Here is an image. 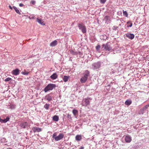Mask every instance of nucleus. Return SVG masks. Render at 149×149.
<instances>
[{"mask_svg": "<svg viewBox=\"0 0 149 149\" xmlns=\"http://www.w3.org/2000/svg\"><path fill=\"white\" fill-rule=\"evenodd\" d=\"M77 26L82 33H85L86 32L87 30L86 26L83 24H78Z\"/></svg>", "mask_w": 149, "mask_h": 149, "instance_id": "nucleus-3", "label": "nucleus"}, {"mask_svg": "<svg viewBox=\"0 0 149 149\" xmlns=\"http://www.w3.org/2000/svg\"><path fill=\"white\" fill-rule=\"evenodd\" d=\"M53 120L54 121L57 122L59 120V117L57 115H55L53 117Z\"/></svg>", "mask_w": 149, "mask_h": 149, "instance_id": "nucleus-22", "label": "nucleus"}, {"mask_svg": "<svg viewBox=\"0 0 149 149\" xmlns=\"http://www.w3.org/2000/svg\"><path fill=\"white\" fill-rule=\"evenodd\" d=\"M45 99L48 101H50L52 100V97L50 96L49 95H47L45 96Z\"/></svg>", "mask_w": 149, "mask_h": 149, "instance_id": "nucleus-18", "label": "nucleus"}, {"mask_svg": "<svg viewBox=\"0 0 149 149\" xmlns=\"http://www.w3.org/2000/svg\"><path fill=\"white\" fill-rule=\"evenodd\" d=\"M12 80V79L10 78L9 77H7L4 80V81H9L10 80Z\"/></svg>", "mask_w": 149, "mask_h": 149, "instance_id": "nucleus-29", "label": "nucleus"}, {"mask_svg": "<svg viewBox=\"0 0 149 149\" xmlns=\"http://www.w3.org/2000/svg\"><path fill=\"white\" fill-rule=\"evenodd\" d=\"M9 7L10 9H11V10L12 9V8L9 5Z\"/></svg>", "mask_w": 149, "mask_h": 149, "instance_id": "nucleus-44", "label": "nucleus"}, {"mask_svg": "<svg viewBox=\"0 0 149 149\" xmlns=\"http://www.w3.org/2000/svg\"><path fill=\"white\" fill-rule=\"evenodd\" d=\"M71 53L73 55H76L77 54V52H75L73 50H72L70 51Z\"/></svg>", "mask_w": 149, "mask_h": 149, "instance_id": "nucleus-31", "label": "nucleus"}, {"mask_svg": "<svg viewBox=\"0 0 149 149\" xmlns=\"http://www.w3.org/2000/svg\"><path fill=\"white\" fill-rule=\"evenodd\" d=\"M70 77L69 76H64L63 77V80L65 82L67 81Z\"/></svg>", "mask_w": 149, "mask_h": 149, "instance_id": "nucleus-21", "label": "nucleus"}, {"mask_svg": "<svg viewBox=\"0 0 149 149\" xmlns=\"http://www.w3.org/2000/svg\"><path fill=\"white\" fill-rule=\"evenodd\" d=\"M101 65V62L98 61L93 63L92 65V67L94 69H99Z\"/></svg>", "mask_w": 149, "mask_h": 149, "instance_id": "nucleus-5", "label": "nucleus"}, {"mask_svg": "<svg viewBox=\"0 0 149 149\" xmlns=\"http://www.w3.org/2000/svg\"><path fill=\"white\" fill-rule=\"evenodd\" d=\"M125 36L129 39L132 40L134 37V35L132 33H127L125 34Z\"/></svg>", "mask_w": 149, "mask_h": 149, "instance_id": "nucleus-9", "label": "nucleus"}, {"mask_svg": "<svg viewBox=\"0 0 149 149\" xmlns=\"http://www.w3.org/2000/svg\"><path fill=\"white\" fill-rule=\"evenodd\" d=\"M56 133H54V134H53L52 137L53 138H54V139L56 137Z\"/></svg>", "mask_w": 149, "mask_h": 149, "instance_id": "nucleus-35", "label": "nucleus"}, {"mask_svg": "<svg viewBox=\"0 0 149 149\" xmlns=\"http://www.w3.org/2000/svg\"><path fill=\"white\" fill-rule=\"evenodd\" d=\"M100 48V45H97L96 47V50H97V51L99 50Z\"/></svg>", "mask_w": 149, "mask_h": 149, "instance_id": "nucleus-34", "label": "nucleus"}, {"mask_svg": "<svg viewBox=\"0 0 149 149\" xmlns=\"http://www.w3.org/2000/svg\"><path fill=\"white\" fill-rule=\"evenodd\" d=\"M92 100L90 98H85L83 99L82 105L83 106H87L88 105L90 104L89 100Z\"/></svg>", "mask_w": 149, "mask_h": 149, "instance_id": "nucleus-6", "label": "nucleus"}, {"mask_svg": "<svg viewBox=\"0 0 149 149\" xmlns=\"http://www.w3.org/2000/svg\"><path fill=\"white\" fill-rule=\"evenodd\" d=\"M50 78L53 79L54 80L56 79L58 77V76L55 73H53L52 75H51L50 77Z\"/></svg>", "mask_w": 149, "mask_h": 149, "instance_id": "nucleus-17", "label": "nucleus"}, {"mask_svg": "<svg viewBox=\"0 0 149 149\" xmlns=\"http://www.w3.org/2000/svg\"><path fill=\"white\" fill-rule=\"evenodd\" d=\"M83 74V76L80 79L81 82L82 83H84L86 81L89 75L90 72L88 70H85Z\"/></svg>", "mask_w": 149, "mask_h": 149, "instance_id": "nucleus-1", "label": "nucleus"}, {"mask_svg": "<svg viewBox=\"0 0 149 149\" xmlns=\"http://www.w3.org/2000/svg\"><path fill=\"white\" fill-rule=\"evenodd\" d=\"M121 26V24H120L119 25V26Z\"/></svg>", "mask_w": 149, "mask_h": 149, "instance_id": "nucleus-46", "label": "nucleus"}, {"mask_svg": "<svg viewBox=\"0 0 149 149\" xmlns=\"http://www.w3.org/2000/svg\"><path fill=\"white\" fill-rule=\"evenodd\" d=\"M49 104H46L44 106V107L47 110L49 109Z\"/></svg>", "mask_w": 149, "mask_h": 149, "instance_id": "nucleus-25", "label": "nucleus"}, {"mask_svg": "<svg viewBox=\"0 0 149 149\" xmlns=\"http://www.w3.org/2000/svg\"><path fill=\"white\" fill-rule=\"evenodd\" d=\"M119 65L117 63H114L113 64V68H114V70H113V71H112V73H114L115 72H116L118 70V68H117L118 67Z\"/></svg>", "mask_w": 149, "mask_h": 149, "instance_id": "nucleus-12", "label": "nucleus"}, {"mask_svg": "<svg viewBox=\"0 0 149 149\" xmlns=\"http://www.w3.org/2000/svg\"><path fill=\"white\" fill-rule=\"evenodd\" d=\"M106 0H100V2L102 3H104L106 2Z\"/></svg>", "mask_w": 149, "mask_h": 149, "instance_id": "nucleus-36", "label": "nucleus"}, {"mask_svg": "<svg viewBox=\"0 0 149 149\" xmlns=\"http://www.w3.org/2000/svg\"><path fill=\"white\" fill-rule=\"evenodd\" d=\"M29 72H26V71H24V72H21V73L23 74V75H27L28 74H29Z\"/></svg>", "mask_w": 149, "mask_h": 149, "instance_id": "nucleus-30", "label": "nucleus"}, {"mask_svg": "<svg viewBox=\"0 0 149 149\" xmlns=\"http://www.w3.org/2000/svg\"><path fill=\"white\" fill-rule=\"evenodd\" d=\"M122 14V12L120 11L118 12H117V14L118 15H120V14Z\"/></svg>", "mask_w": 149, "mask_h": 149, "instance_id": "nucleus-41", "label": "nucleus"}, {"mask_svg": "<svg viewBox=\"0 0 149 149\" xmlns=\"http://www.w3.org/2000/svg\"><path fill=\"white\" fill-rule=\"evenodd\" d=\"M123 15L125 16L126 17H127L128 14L127 13V12L126 11H124L123 10Z\"/></svg>", "mask_w": 149, "mask_h": 149, "instance_id": "nucleus-28", "label": "nucleus"}, {"mask_svg": "<svg viewBox=\"0 0 149 149\" xmlns=\"http://www.w3.org/2000/svg\"><path fill=\"white\" fill-rule=\"evenodd\" d=\"M109 17L107 16H105L104 19H106L107 20L108 18Z\"/></svg>", "mask_w": 149, "mask_h": 149, "instance_id": "nucleus-40", "label": "nucleus"}, {"mask_svg": "<svg viewBox=\"0 0 149 149\" xmlns=\"http://www.w3.org/2000/svg\"><path fill=\"white\" fill-rule=\"evenodd\" d=\"M56 87V85L55 84H48L46 86L45 88L44 91L46 93L49 91L52 90L54 88Z\"/></svg>", "mask_w": 149, "mask_h": 149, "instance_id": "nucleus-2", "label": "nucleus"}, {"mask_svg": "<svg viewBox=\"0 0 149 149\" xmlns=\"http://www.w3.org/2000/svg\"><path fill=\"white\" fill-rule=\"evenodd\" d=\"M24 6V4L22 3H20L19 4V6L20 7H22Z\"/></svg>", "mask_w": 149, "mask_h": 149, "instance_id": "nucleus-42", "label": "nucleus"}, {"mask_svg": "<svg viewBox=\"0 0 149 149\" xmlns=\"http://www.w3.org/2000/svg\"><path fill=\"white\" fill-rule=\"evenodd\" d=\"M146 111V110L145 109H144L143 107L142 109H140L139 111V113L140 114H143Z\"/></svg>", "mask_w": 149, "mask_h": 149, "instance_id": "nucleus-24", "label": "nucleus"}, {"mask_svg": "<svg viewBox=\"0 0 149 149\" xmlns=\"http://www.w3.org/2000/svg\"><path fill=\"white\" fill-rule=\"evenodd\" d=\"M84 147L81 146L80 148L79 149H84Z\"/></svg>", "mask_w": 149, "mask_h": 149, "instance_id": "nucleus-43", "label": "nucleus"}, {"mask_svg": "<svg viewBox=\"0 0 149 149\" xmlns=\"http://www.w3.org/2000/svg\"><path fill=\"white\" fill-rule=\"evenodd\" d=\"M36 21L42 25H45V23L42 19H39L38 18H37Z\"/></svg>", "mask_w": 149, "mask_h": 149, "instance_id": "nucleus-14", "label": "nucleus"}, {"mask_svg": "<svg viewBox=\"0 0 149 149\" xmlns=\"http://www.w3.org/2000/svg\"><path fill=\"white\" fill-rule=\"evenodd\" d=\"M10 108L12 109H14L15 108V106L14 105H11L10 106Z\"/></svg>", "mask_w": 149, "mask_h": 149, "instance_id": "nucleus-39", "label": "nucleus"}, {"mask_svg": "<svg viewBox=\"0 0 149 149\" xmlns=\"http://www.w3.org/2000/svg\"><path fill=\"white\" fill-rule=\"evenodd\" d=\"M132 103V101L130 100H127L125 102V104L126 105L129 106Z\"/></svg>", "mask_w": 149, "mask_h": 149, "instance_id": "nucleus-19", "label": "nucleus"}, {"mask_svg": "<svg viewBox=\"0 0 149 149\" xmlns=\"http://www.w3.org/2000/svg\"><path fill=\"white\" fill-rule=\"evenodd\" d=\"M149 107V104H147V105L145 106L144 107V109H145V110H146V109H147L148 107Z\"/></svg>", "mask_w": 149, "mask_h": 149, "instance_id": "nucleus-37", "label": "nucleus"}, {"mask_svg": "<svg viewBox=\"0 0 149 149\" xmlns=\"http://www.w3.org/2000/svg\"><path fill=\"white\" fill-rule=\"evenodd\" d=\"M72 113L74 116H76L78 113V111L76 109H73L72 110Z\"/></svg>", "mask_w": 149, "mask_h": 149, "instance_id": "nucleus-26", "label": "nucleus"}, {"mask_svg": "<svg viewBox=\"0 0 149 149\" xmlns=\"http://www.w3.org/2000/svg\"><path fill=\"white\" fill-rule=\"evenodd\" d=\"M32 130L34 132H39L42 131V129L41 128L37 127H33L32 128Z\"/></svg>", "mask_w": 149, "mask_h": 149, "instance_id": "nucleus-11", "label": "nucleus"}, {"mask_svg": "<svg viewBox=\"0 0 149 149\" xmlns=\"http://www.w3.org/2000/svg\"><path fill=\"white\" fill-rule=\"evenodd\" d=\"M20 126L21 128H26L28 126V123L27 122H22L20 124Z\"/></svg>", "mask_w": 149, "mask_h": 149, "instance_id": "nucleus-10", "label": "nucleus"}, {"mask_svg": "<svg viewBox=\"0 0 149 149\" xmlns=\"http://www.w3.org/2000/svg\"><path fill=\"white\" fill-rule=\"evenodd\" d=\"M29 18L30 19H33L34 18V15H30L29 17Z\"/></svg>", "mask_w": 149, "mask_h": 149, "instance_id": "nucleus-32", "label": "nucleus"}, {"mask_svg": "<svg viewBox=\"0 0 149 149\" xmlns=\"http://www.w3.org/2000/svg\"><path fill=\"white\" fill-rule=\"evenodd\" d=\"M13 8H14V9L15 11L17 13L19 14L20 15L21 14V13H20L19 10L16 7H15V6H13Z\"/></svg>", "mask_w": 149, "mask_h": 149, "instance_id": "nucleus-23", "label": "nucleus"}, {"mask_svg": "<svg viewBox=\"0 0 149 149\" xmlns=\"http://www.w3.org/2000/svg\"><path fill=\"white\" fill-rule=\"evenodd\" d=\"M70 117H71L70 115H69V114H68V118H69Z\"/></svg>", "mask_w": 149, "mask_h": 149, "instance_id": "nucleus-45", "label": "nucleus"}, {"mask_svg": "<svg viewBox=\"0 0 149 149\" xmlns=\"http://www.w3.org/2000/svg\"><path fill=\"white\" fill-rule=\"evenodd\" d=\"M118 28V27L116 26H113V30H114L115 31Z\"/></svg>", "mask_w": 149, "mask_h": 149, "instance_id": "nucleus-33", "label": "nucleus"}, {"mask_svg": "<svg viewBox=\"0 0 149 149\" xmlns=\"http://www.w3.org/2000/svg\"><path fill=\"white\" fill-rule=\"evenodd\" d=\"M9 119L10 118L8 116L6 118H5L4 119H1L0 117V122L5 123L9 121Z\"/></svg>", "mask_w": 149, "mask_h": 149, "instance_id": "nucleus-13", "label": "nucleus"}, {"mask_svg": "<svg viewBox=\"0 0 149 149\" xmlns=\"http://www.w3.org/2000/svg\"><path fill=\"white\" fill-rule=\"evenodd\" d=\"M131 136L129 135H126L125 138V140L126 143H130L132 140Z\"/></svg>", "mask_w": 149, "mask_h": 149, "instance_id": "nucleus-8", "label": "nucleus"}, {"mask_svg": "<svg viewBox=\"0 0 149 149\" xmlns=\"http://www.w3.org/2000/svg\"><path fill=\"white\" fill-rule=\"evenodd\" d=\"M82 139L81 136V135H77L75 136V139L77 141H80Z\"/></svg>", "mask_w": 149, "mask_h": 149, "instance_id": "nucleus-20", "label": "nucleus"}, {"mask_svg": "<svg viewBox=\"0 0 149 149\" xmlns=\"http://www.w3.org/2000/svg\"><path fill=\"white\" fill-rule=\"evenodd\" d=\"M127 24H129V25L127 26V27H131L132 26V24L130 21H128L127 22Z\"/></svg>", "mask_w": 149, "mask_h": 149, "instance_id": "nucleus-27", "label": "nucleus"}, {"mask_svg": "<svg viewBox=\"0 0 149 149\" xmlns=\"http://www.w3.org/2000/svg\"><path fill=\"white\" fill-rule=\"evenodd\" d=\"M31 3L33 5H34L36 3V1L33 0H32L31 1Z\"/></svg>", "mask_w": 149, "mask_h": 149, "instance_id": "nucleus-38", "label": "nucleus"}, {"mask_svg": "<svg viewBox=\"0 0 149 149\" xmlns=\"http://www.w3.org/2000/svg\"><path fill=\"white\" fill-rule=\"evenodd\" d=\"M57 44V41L55 40L50 43V46L51 47H53L56 46Z\"/></svg>", "mask_w": 149, "mask_h": 149, "instance_id": "nucleus-16", "label": "nucleus"}, {"mask_svg": "<svg viewBox=\"0 0 149 149\" xmlns=\"http://www.w3.org/2000/svg\"><path fill=\"white\" fill-rule=\"evenodd\" d=\"M12 73L15 75H17L19 73V70L18 69H16L12 71Z\"/></svg>", "mask_w": 149, "mask_h": 149, "instance_id": "nucleus-15", "label": "nucleus"}, {"mask_svg": "<svg viewBox=\"0 0 149 149\" xmlns=\"http://www.w3.org/2000/svg\"><path fill=\"white\" fill-rule=\"evenodd\" d=\"M64 137V134L63 133H60L58 136H57L55 138V140L56 141H58L60 140L63 138Z\"/></svg>", "mask_w": 149, "mask_h": 149, "instance_id": "nucleus-7", "label": "nucleus"}, {"mask_svg": "<svg viewBox=\"0 0 149 149\" xmlns=\"http://www.w3.org/2000/svg\"><path fill=\"white\" fill-rule=\"evenodd\" d=\"M102 46V49L106 51H109L112 49V47L108 43L103 44Z\"/></svg>", "mask_w": 149, "mask_h": 149, "instance_id": "nucleus-4", "label": "nucleus"}]
</instances>
